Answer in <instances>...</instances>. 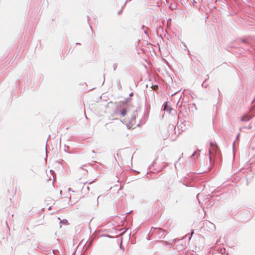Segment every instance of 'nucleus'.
Wrapping results in <instances>:
<instances>
[{
  "label": "nucleus",
  "instance_id": "1",
  "mask_svg": "<svg viewBox=\"0 0 255 255\" xmlns=\"http://www.w3.org/2000/svg\"><path fill=\"white\" fill-rule=\"evenodd\" d=\"M48 175L47 173L43 174L42 179L44 182H45V181H47V187L46 186V184H44L43 186L47 189L52 190L54 188L53 182L51 179L50 176L48 179Z\"/></svg>",
  "mask_w": 255,
  "mask_h": 255
},
{
  "label": "nucleus",
  "instance_id": "2",
  "mask_svg": "<svg viewBox=\"0 0 255 255\" xmlns=\"http://www.w3.org/2000/svg\"><path fill=\"white\" fill-rule=\"evenodd\" d=\"M151 232H152V234L158 235L159 236V238L160 239L162 238H164L165 237V230L163 229L152 228L151 229Z\"/></svg>",
  "mask_w": 255,
  "mask_h": 255
},
{
  "label": "nucleus",
  "instance_id": "3",
  "mask_svg": "<svg viewBox=\"0 0 255 255\" xmlns=\"http://www.w3.org/2000/svg\"><path fill=\"white\" fill-rule=\"evenodd\" d=\"M137 115V113H134L132 115V118L130 121H127V125L128 127L130 128H134L135 126L136 125V121H135V117L136 115Z\"/></svg>",
  "mask_w": 255,
  "mask_h": 255
},
{
  "label": "nucleus",
  "instance_id": "4",
  "mask_svg": "<svg viewBox=\"0 0 255 255\" xmlns=\"http://www.w3.org/2000/svg\"><path fill=\"white\" fill-rule=\"evenodd\" d=\"M251 118V117L250 116H249L248 114H247L242 117V121H249Z\"/></svg>",
  "mask_w": 255,
  "mask_h": 255
},
{
  "label": "nucleus",
  "instance_id": "5",
  "mask_svg": "<svg viewBox=\"0 0 255 255\" xmlns=\"http://www.w3.org/2000/svg\"><path fill=\"white\" fill-rule=\"evenodd\" d=\"M126 113H127V110L126 109H123L121 112V115L123 116H125L126 114Z\"/></svg>",
  "mask_w": 255,
  "mask_h": 255
},
{
  "label": "nucleus",
  "instance_id": "6",
  "mask_svg": "<svg viewBox=\"0 0 255 255\" xmlns=\"http://www.w3.org/2000/svg\"><path fill=\"white\" fill-rule=\"evenodd\" d=\"M193 234H194V231H193V230H192V232H191V236H192V235H193Z\"/></svg>",
  "mask_w": 255,
  "mask_h": 255
},
{
  "label": "nucleus",
  "instance_id": "7",
  "mask_svg": "<svg viewBox=\"0 0 255 255\" xmlns=\"http://www.w3.org/2000/svg\"><path fill=\"white\" fill-rule=\"evenodd\" d=\"M49 174H50V176L52 175V174L50 172H49Z\"/></svg>",
  "mask_w": 255,
  "mask_h": 255
},
{
  "label": "nucleus",
  "instance_id": "8",
  "mask_svg": "<svg viewBox=\"0 0 255 255\" xmlns=\"http://www.w3.org/2000/svg\"><path fill=\"white\" fill-rule=\"evenodd\" d=\"M165 243L167 244H169L167 242H165Z\"/></svg>",
  "mask_w": 255,
  "mask_h": 255
}]
</instances>
